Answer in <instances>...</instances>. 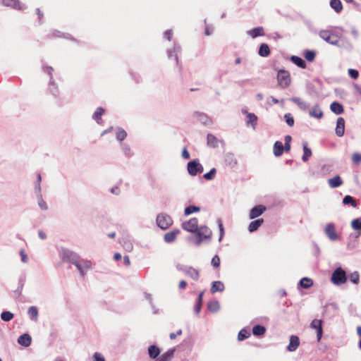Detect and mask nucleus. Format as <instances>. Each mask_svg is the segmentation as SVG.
I'll return each instance as SVG.
<instances>
[{"instance_id": "obj_1", "label": "nucleus", "mask_w": 361, "mask_h": 361, "mask_svg": "<svg viewBox=\"0 0 361 361\" xmlns=\"http://www.w3.org/2000/svg\"><path fill=\"white\" fill-rule=\"evenodd\" d=\"M348 280L346 271L341 267H337L331 276V282L336 286H341L345 283Z\"/></svg>"}, {"instance_id": "obj_2", "label": "nucleus", "mask_w": 361, "mask_h": 361, "mask_svg": "<svg viewBox=\"0 0 361 361\" xmlns=\"http://www.w3.org/2000/svg\"><path fill=\"white\" fill-rule=\"evenodd\" d=\"M59 255L63 262H69L72 264H74L80 257L78 254L68 248L60 249L59 250Z\"/></svg>"}, {"instance_id": "obj_3", "label": "nucleus", "mask_w": 361, "mask_h": 361, "mask_svg": "<svg viewBox=\"0 0 361 361\" xmlns=\"http://www.w3.org/2000/svg\"><path fill=\"white\" fill-rule=\"evenodd\" d=\"M197 238L195 241V245L200 246L203 240H210L212 235V231L206 226L198 227L196 232Z\"/></svg>"}, {"instance_id": "obj_4", "label": "nucleus", "mask_w": 361, "mask_h": 361, "mask_svg": "<svg viewBox=\"0 0 361 361\" xmlns=\"http://www.w3.org/2000/svg\"><path fill=\"white\" fill-rule=\"evenodd\" d=\"M44 73H47L49 75V92L55 97H57L59 95V90L57 84L54 82L53 79V71L54 68L51 66H44L42 67Z\"/></svg>"}, {"instance_id": "obj_5", "label": "nucleus", "mask_w": 361, "mask_h": 361, "mask_svg": "<svg viewBox=\"0 0 361 361\" xmlns=\"http://www.w3.org/2000/svg\"><path fill=\"white\" fill-rule=\"evenodd\" d=\"M81 276H84L92 267V262L90 260L84 259L80 257L73 264Z\"/></svg>"}, {"instance_id": "obj_6", "label": "nucleus", "mask_w": 361, "mask_h": 361, "mask_svg": "<svg viewBox=\"0 0 361 361\" xmlns=\"http://www.w3.org/2000/svg\"><path fill=\"white\" fill-rule=\"evenodd\" d=\"M157 224L162 230H166L173 224L172 218L166 213H160L157 216Z\"/></svg>"}, {"instance_id": "obj_7", "label": "nucleus", "mask_w": 361, "mask_h": 361, "mask_svg": "<svg viewBox=\"0 0 361 361\" xmlns=\"http://www.w3.org/2000/svg\"><path fill=\"white\" fill-rule=\"evenodd\" d=\"M277 81L282 88H286L290 83V73L283 69L279 70L277 73Z\"/></svg>"}, {"instance_id": "obj_8", "label": "nucleus", "mask_w": 361, "mask_h": 361, "mask_svg": "<svg viewBox=\"0 0 361 361\" xmlns=\"http://www.w3.org/2000/svg\"><path fill=\"white\" fill-rule=\"evenodd\" d=\"M188 172L190 176H196L203 171L202 165L199 162L198 159H193L187 164Z\"/></svg>"}, {"instance_id": "obj_9", "label": "nucleus", "mask_w": 361, "mask_h": 361, "mask_svg": "<svg viewBox=\"0 0 361 361\" xmlns=\"http://www.w3.org/2000/svg\"><path fill=\"white\" fill-rule=\"evenodd\" d=\"M319 36L320 38L330 44L336 46L338 45V39L332 38L331 37H335V35L328 30H320L319 32Z\"/></svg>"}, {"instance_id": "obj_10", "label": "nucleus", "mask_w": 361, "mask_h": 361, "mask_svg": "<svg viewBox=\"0 0 361 361\" xmlns=\"http://www.w3.org/2000/svg\"><path fill=\"white\" fill-rule=\"evenodd\" d=\"M183 229L192 233H196L198 228V220L197 218H192L190 220L185 221L182 224Z\"/></svg>"}, {"instance_id": "obj_11", "label": "nucleus", "mask_w": 361, "mask_h": 361, "mask_svg": "<svg viewBox=\"0 0 361 361\" xmlns=\"http://www.w3.org/2000/svg\"><path fill=\"white\" fill-rule=\"evenodd\" d=\"M310 327L316 330L317 341L319 342L323 335L322 320L313 319L310 323Z\"/></svg>"}, {"instance_id": "obj_12", "label": "nucleus", "mask_w": 361, "mask_h": 361, "mask_svg": "<svg viewBox=\"0 0 361 361\" xmlns=\"http://www.w3.org/2000/svg\"><path fill=\"white\" fill-rule=\"evenodd\" d=\"M324 233L326 236L332 241H335L338 239V235L336 232L335 226L332 223L326 224L324 228Z\"/></svg>"}, {"instance_id": "obj_13", "label": "nucleus", "mask_w": 361, "mask_h": 361, "mask_svg": "<svg viewBox=\"0 0 361 361\" xmlns=\"http://www.w3.org/2000/svg\"><path fill=\"white\" fill-rule=\"evenodd\" d=\"M267 208L265 206L259 204L255 206L251 209L249 214V217L250 219H254L259 216H261L265 211Z\"/></svg>"}, {"instance_id": "obj_14", "label": "nucleus", "mask_w": 361, "mask_h": 361, "mask_svg": "<svg viewBox=\"0 0 361 361\" xmlns=\"http://www.w3.org/2000/svg\"><path fill=\"white\" fill-rule=\"evenodd\" d=\"M194 116L197 118V121L201 123L204 126H209L212 124V119L204 113L195 111L194 113Z\"/></svg>"}, {"instance_id": "obj_15", "label": "nucleus", "mask_w": 361, "mask_h": 361, "mask_svg": "<svg viewBox=\"0 0 361 361\" xmlns=\"http://www.w3.org/2000/svg\"><path fill=\"white\" fill-rule=\"evenodd\" d=\"M2 2L6 6H11L20 11H23L27 8L25 4H21L18 0H3Z\"/></svg>"}, {"instance_id": "obj_16", "label": "nucleus", "mask_w": 361, "mask_h": 361, "mask_svg": "<svg viewBox=\"0 0 361 361\" xmlns=\"http://www.w3.org/2000/svg\"><path fill=\"white\" fill-rule=\"evenodd\" d=\"M300 345V339L298 336L292 335L290 337L289 344L287 346V350L289 352H294Z\"/></svg>"}, {"instance_id": "obj_17", "label": "nucleus", "mask_w": 361, "mask_h": 361, "mask_svg": "<svg viewBox=\"0 0 361 361\" xmlns=\"http://www.w3.org/2000/svg\"><path fill=\"white\" fill-rule=\"evenodd\" d=\"M345 133V120L342 117H339L337 118L336 121V134L338 137L343 136Z\"/></svg>"}, {"instance_id": "obj_18", "label": "nucleus", "mask_w": 361, "mask_h": 361, "mask_svg": "<svg viewBox=\"0 0 361 361\" xmlns=\"http://www.w3.org/2000/svg\"><path fill=\"white\" fill-rule=\"evenodd\" d=\"M179 229H174L171 231L167 232L164 234V240L167 243H171L174 242L176 236L180 233Z\"/></svg>"}, {"instance_id": "obj_19", "label": "nucleus", "mask_w": 361, "mask_h": 361, "mask_svg": "<svg viewBox=\"0 0 361 361\" xmlns=\"http://www.w3.org/2000/svg\"><path fill=\"white\" fill-rule=\"evenodd\" d=\"M32 342V338L28 334H23L18 338V343L24 347H28Z\"/></svg>"}, {"instance_id": "obj_20", "label": "nucleus", "mask_w": 361, "mask_h": 361, "mask_svg": "<svg viewBox=\"0 0 361 361\" xmlns=\"http://www.w3.org/2000/svg\"><path fill=\"white\" fill-rule=\"evenodd\" d=\"M247 34L252 38H255L259 36H264L265 35L264 28L262 27H254L247 31Z\"/></svg>"}, {"instance_id": "obj_21", "label": "nucleus", "mask_w": 361, "mask_h": 361, "mask_svg": "<svg viewBox=\"0 0 361 361\" xmlns=\"http://www.w3.org/2000/svg\"><path fill=\"white\" fill-rule=\"evenodd\" d=\"M181 51V47L178 44H175L172 50L168 51V57L169 59H172L174 56V60L176 63H178V54Z\"/></svg>"}, {"instance_id": "obj_22", "label": "nucleus", "mask_w": 361, "mask_h": 361, "mask_svg": "<svg viewBox=\"0 0 361 361\" xmlns=\"http://www.w3.org/2000/svg\"><path fill=\"white\" fill-rule=\"evenodd\" d=\"M309 115L311 117L320 119L323 117V111L320 109L319 104H315L312 109L309 111Z\"/></svg>"}, {"instance_id": "obj_23", "label": "nucleus", "mask_w": 361, "mask_h": 361, "mask_svg": "<svg viewBox=\"0 0 361 361\" xmlns=\"http://www.w3.org/2000/svg\"><path fill=\"white\" fill-rule=\"evenodd\" d=\"M328 183L330 188H336L343 184V180L340 176L337 175L328 180Z\"/></svg>"}, {"instance_id": "obj_24", "label": "nucleus", "mask_w": 361, "mask_h": 361, "mask_svg": "<svg viewBox=\"0 0 361 361\" xmlns=\"http://www.w3.org/2000/svg\"><path fill=\"white\" fill-rule=\"evenodd\" d=\"M289 100L296 104L298 106V107L302 111L307 110L310 106V104L308 103L304 102L300 97H291L289 99Z\"/></svg>"}, {"instance_id": "obj_25", "label": "nucleus", "mask_w": 361, "mask_h": 361, "mask_svg": "<svg viewBox=\"0 0 361 361\" xmlns=\"http://www.w3.org/2000/svg\"><path fill=\"white\" fill-rule=\"evenodd\" d=\"M226 164L231 168L236 166L238 161L233 153H227L225 155Z\"/></svg>"}, {"instance_id": "obj_26", "label": "nucleus", "mask_w": 361, "mask_h": 361, "mask_svg": "<svg viewBox=\"0 0 361 361\" xmlns=\"http://www.w3.org/2000/svg\"><path fill=\"white\" fill-rule=\"evenodd\" d=\"M263 223H264L263 219H258L251 221L248 226V231L250 233H253V232L256 231L261 226V225Z\"/></svg>"}, {"instance_id": "obj_27", "label": "nucleus", "mask_w": 361, "mask_h": 361, "mask_svg": "<svg viewBox=\"0 0 361 361\" xmlns=\"http://www.w3.org/2000/svg\"><path fill=\"white\" fill-rule=\"evenodd\" d=\"M330 109L336 115H340L344 111L343 105L338 102H332L330 105Z\"/></svg>"}, {"instance_id": "obj_28", "label": "nucleus", "mask_w": 361, "mask_h": 361, "mask_svg": "<svg viewBox=\"0 0 361 361\" xmlns=\"http://www.w3.org/2000/svg\"><path fill=\"white\" fill-rule=\"evenodd\" d=\"M147 350L148 355L152 359L157 358L160 354V349L156 345H149Z\"/></svg>"}, {"instance_id": "obj_29", "label": "nucleus", "mask_w": 361, "mask_h": 361, "mask_svg": "<svg viewBox=\"0 0 361 361\" xmlns=\"http://www.w3.org/2000/svg\"><path fill=\"white\" fill-rule=\"evenodd\" d=\"M105 110L102 107L97 108L96 111L92 115V119H94L97 123L101 124L102 122V116L104 114Z\"/></svg>"}, {"instance_id": "obj_30", "label": "nucleus", "mask_w": 361, "mask_h": 361, "mask_svg": "<svg viewBox=\"0 0 361 361\" xmlns=\"http://www.w3.org/2000/svg\"><path fill=\"white\" fill-rule=\"evenodd\" d=\"M175 349H169L159 357L156 361H170L173 357Z\"/></svg>"}, {"instance_id": "obj_31", "label": "nucleus", "mask_w": 361, "mask_h": 361, "mask_svg": "<svg viewBox=\"0 0 361 361\" xmlns=\"http://www.w3.org/2000/svg\"><path fill=\"white\" fill-rule=\"evenodd\" d=\"M224 290V284L220 281H213L210 291L212 293L222 292Z\"/></svg>"}, {"instance_id": "obj_32", "label": "nucleus", "mask_w": 361, "mask_h": 361, "mask_svg": "<svg viewBox=\"0 0 361 361\" xmlns=\"http://www.w3.org/2000/svg\"><path fill=\"white\" fill-rule=\"evenodd\" d=\"M258 54L260 56L267 57L270 54V49L267 44L262 43L260 44Z\"/></svg>"}, {"instance_id": "obj_33", "label": "nucleus", "mask_w": 361, "mask_h": 361, "mask_svg": "<svg viewBox=\"0 0 361 361\" xmlns=\"http://www.w3.org/2000/svg\"><path fill=\"white\" fill-rule=\"evenodd\" d=\"M302 147H303V155L302 157V159L304 162H306L308 161L309 158L312 156V151L311 149L307 147V142H303L302 143Z\"/></svg>"}, {"instance_id": "obj_34", "label": "nucleus", "mask_w": 361, "mask_h": 361, "mask_svg": "<svg viewBox=\"0 0 361 361\" xmlns=\"http://www.w3.org/2000/svg\"><path fill=\"white\" fill-rule=\"evenodd\" d=\"M207 145L213 148L219 147V140L212 134L209 133L207 137Z\"/></svg>"}, {"instance_id": "obj_35", "label": "nucleus", "mask_w": 361, "mask_h": 361, "mask_svg": "<svg viewBox=\"0 0 361 361\" xmlns=\"http://www.w3.org/2000/svg\"><path fill=\"white\" fill-rule=\"evenodd\" d=\"M290 61L295 64L297 66L301 68H306V62L305 60H303L302 58L298 56H292L290 57Z\"/></svg>"}, {"instance_id": "obj_36", "label": "nucleus", "mask_w": 361, "mask_h": 361, "mask_svg": "<svg viewBox=\"0 0 361 361\" xmlns=\"http://www.w3.org/2000/svg\"><path fill=\"white\" fill-rule=\"evenodd\" d=\"M37 199V204L42 211H47L48 209V205L47 202L43 200L42 192L35 193Z\"/></svg>"}, {"instance_id": "obj_37", "label": "nucleus", "mask_w": 361, "mask_h": 361, "mask_svg": "<svg viewBox=\"0 0 361 361\" xmlns=\"http://www.w3.org/2000/svg\"><path fill=\"white\" fill-rule=\"evenodd\" d=\"M266 332V328L260 324H257L252 328V334L256 336H263Z\"/></svg>"}, {"instance_id": "obj_38", "label": "nucleus", "mask_w": 361, "mask_h": 361, "mask_svg": "<svg viewBox=\"0 0 361 361\" xmlns=\"http://www.w3.org/2000/svg\"><path fill=\"white\" fill-rule=\"evenodd\" d=\"M283 152V145L282 142L276 141L274 145V154L276 157H280Z\"/></svg>"}, {"instance_id": "obj_39", "label": "nucleus", "mask_w": 361, "mask_h": 361, "mask_svg": "<svg viewBox=\"0 0 361 361\" xmlns=\"http://www.w3.org/2000/svg\"><path fill=\"white\" fill-rule=\"evenodd\" d=\"M185 275L188 276L195 281H198L200 277L199 271L192 267H190L189 269H188V271Z\"/></svg>"}, {"instance_id": "obj_40", "label": "nucleus", "mask_w": 361, "mask_h": 361, "mask_svg": "<svg viewBox=\"0 0 361 361\" xmlns=\"http://www.w3.org/2000/svg\"><path fill=\"white\" fill-rule=\"evenodd\" d=\"M313 285V281L311 279L304 277L299 281V286L305 289L310 288Z\"/></svg>"}, {"instance_id": "obj_41", "label": "nucleus", "mask_w": 361, "mask_h": 361, "mask_svg": "<svg viewBox=\"0 0 361 361\" xmlns=\"http://www.w3.org/2000/svg\"><path fill=\"white\" fill-rule=\"evenodd\" d=\"M27 314L29 315L30 318L37 322L38 319V310L35 306H31L29 307L27 310Z\"/></svg>"}, {"instance_id": "obj_42", "label": "nucleus", "mask_w": 361, "mask_h": 361, "mask_svg": "<svg viewBox=\"0 0 361 361\" xmlns=\"http://www.w3.org/2000/svg\"><path fill=\"white\" fill-rule=\"evenodd\" d=\"M330 6L338 13L343 9V5L340 0H331Z\"/></svg>"}, {"instance_id": "obj_43", "label": "nucleus", "mask_w": 361, "mask_h": 361, "mask_svg": "<svg viewBox=\"0 0 361 361\" xmlns=\"http://www.w3.org/2000/svg\"><path fill=\"white\" fill-rule=\"evenodd\" d=\"M343 203L345 205L350 204L353 207H356L357 204L356 200L352 196L347 195L343 199Z\"/></svg>"}, {"instance_id": "obj_44", "label": "nucleus", "mask_w": 361, "mask_h": 361, "mask_svg": "<svg viewBox=\"0 0 361 361\" xmlns=\"http://www.w3.org/2000/svg\"><path fill=\"white\" fill-rule=\"evenodd\" d=\"M247 125L251 124L253 128L257 125V116L253 113H247Z\"/></svg>"}, {"instance_id": "obj_45", "label": "nucleus", "mask_w": 361, "mask_h": 361, "mask_svg": "<svg viewBox=\"0 0 361 361\" xmlns=\"http://www.w3.org/2000/svg\"><path fill=\"white\" fill-rule=\"evenodd\" d=\"M203 294H204V292H202L199 294L198 297H197V302H196V305H195V313L196 314H198L201 310V308H202V297H203Z\"/></svg>"}, {"instance_id": "obj_46", "label": "nucleus", "mask_w": 361, "mask_h": 361, "mask_svg": "<svg viewBox=\"0 0 361 361\" xmlns=\"http://www.w3.org/2000/svg\"><path fill=\"white\" fill-rule=\"evenodd\" d=\"M200 211V207L195 205H190L186 207L184 210V214L189 216L194 212H198Z\"/></svg>"}, {"instance_id": "obj_47", "label": "nucleus", "mask_w": 361, "mask_h": 361, "mask_svg": "<svg viewBox=\"0 0 361 361\" xmlns=\"http://www.w3.org/2000/svg\"><path fill=\"white\" fill-rule=\"evenodd\" d=\"M120 243L122 245L123 248L128 252H130L133 248V243L127 238H123L122 240H121Z\"/></svg>"}, {"instance_id": "obj_48", "label": "nucleus", "mask_w": 361, "mask_h": 361, "mask_svg": "<svg viewBox=\"0 0 361 361\" xmlns=\"http://www.w3.org/2000/svg\"><path fill=\"white\" fill-rule=\"evenodd\" d=\"M207 307L208 310L212 312H216L219 310V304L216 300L210 301Z\"/></svg>"}, {"instance_id": "obj_49", "label": "nucleus", "mask_w": 361, "mask_h": 361, "mask_svg": "<svg viewBox=\"0 0 361 361\" xmlns=\"http://www.w3.org/2000/svg\"><path fill=\"white\" fill-rule=\"evenodd\" d=\"M41 181H42L41 174L37 173V179L35 180V187H34L35 193H39L42 192V188H41V185H40Z\"/></svg>"}, {"instance_id": "obj_50", "label": "nucleus", "mask_w": 361, "mask_h": 361, "mask_svg": "<svg viewBox=\"0 0 361 361\" xmlns=\"http://www.w3.org/2000/svg\"><path fill=\"white\" fill-rule=\"evenodd\" d=\"M305 59L310 62H312L316 56V52L313 50H306L304 53Z\"/></svg>"}, {"instance_id": "obj_51", "label": "nucleus", "mask_w": 361, "mask_h": 361, "mask_svg": "<svg viewBox=\"0 0 361 361\" xmlns=\"http://www.w3.org/2000/svg\"><path fill=\"white\" fill-rule=\"evenodd\" d=\"M13 317L14 314L10 311H4L1 314V319L4 322H9L13 318Z\"/></svg>"}, {"instance_id": "obj_52", "label": "nucleus", "mask_w": 361, "mask_h": 361, "mask_svg": "<svg viewBox=\"0 0 361 361\" xmlns=\"http://www.w3.org/2000/svg\"><path fill=\"white\" fill-rule=\"evenodd\" d=\"M116 139L118 141L121 142L123 140H125L126 137H127V133L126 132L125 130L118 128V130H117V132H116Z\"/></svg>"}, {"instance_id": "obj_53", "label": "nucleus", "mask_w": 361, "mask_h": 361, "mask_svg": "<svg viewBox=\"0 0 361 361\" xmlns=\"http://www.w3.org/2000/svg\"><path fill=\"white\" fill-rule=\"evenodd\" d=\"M250 334L248 331L245 329H241L238 335V339L239 341H244L250 336Z\"/></svg>"}, {"instance_id": "obj_54", "label": "nucleus", "mask_w": 361, "mask_h": 361, "mask_svg": "<svg viewBox=\"0 0 361 361\" xmlns=\"http://www.w3.org/2000/svg\"><path fill=\"white\" fill-rule=\"evenodd\" d=\"M352 228L355 230H361V217L353 219L351 221Z\"/></svg>"}, {"instance_id": "obj_55", "label": "nucleus", "mask_w": 361, "mask_h": 361, "mask_svg": "<svg viewBox=\"0 0 361 361\" xmlns=\"http://www.w3.org/2000/svg\"><path fill=\"white\" fill-rule=\"evenodd\" d=\"M349 279L352 283L358 284L360 281V274L357 271H354L350 274Z\"/></svg>"}, {"instance_id": "obj_56", "label": "nucleus", "mask_w": 361, "mask_h": 361, "mask_svg": "<svg viewBox=\"0 0 361 361\" xmlns=\"http://www.w3.org/2000/svg\"><path fill=\"white\" fill-rule=\"evenodd\" d=\"M216 173L215 168H212L209 172L204 174L203 177L208 180H211L214 178Z\"/></svg>"}, {"instance_id": "obj_57", "label": "nucleus", "mask_w": 361, "mask_h": 361, "mask_svg": "<svg viewBox=\"0 0 361 361\" xmlns=\"http://www.w3.org/2000/svg\"><path fill=\"white\" fill-rule=\"evenodd\" d=\"M121 149H122L123 152L124 153V154L126 157H130L132 156L130 147H129V145H128L127 144L123 143V144H121Z\"/></svg>"}, {"instance_id": "obj_58", "label": "nucleus", "mask_w": 361, "mask_h": 361, "mask_svg": "<svg viewBox=\"0 0 361 361\" xmlns=\"http://www.w3.org/2000/svg\"><path fill=\"white\" fill-rule=\"evenodd\" d=\"M284 118H285L286 123L289 126L291 127L294 125V118L290 113L286 114L284 116Z\"/></svg>"}, {"instance_id": "obj_59", "label": "nucleus", "mask_w": 361, "mask_h": 361, "mask_svg": "<svg viewBox=\"0 0 361 361\" xmlns=\"http://www.w3.org/2000/svg\"><path fill=\"white\" fill-rule=\"evenodd\" d=\"M352 161L355 164H359L361 162V154L359 153H353L352 155Z\"/></svg>"}, {"instance_id": "obj_60", "label": "nucleus", "mask_w": 361, "mask_h": 361, "mask_svg": "<svg viewBox=\"0 0 361 361\" xmlns=\"http://www.w3.org/2000/svg\"><path fill=\"white\" fill-rule=\"evenodd\" d=\"M217 222H218L219 232H220V236L219 238V241L220 242L222 240L223 236L224 235V226H223V224H222V221L221 219H218Z\"/></svg>"}, {"instance_id": "obj_61", "label": "nucleus", "mask_w": 361, "mask_h": 361, "mask_svg": "<svg viewBox=\"0 0 361 361\" xmlns=\"http://www.w3.org/2000/svg\"><path fill=\"white\" fill-rule=\"evenodd\" d=\"M211 264L214 268H218L220 265L219 257L218 255L214 256L213 258L212 259Z\"/></svg>"}, {"instance_id": "obj_62", "label": "nucleus", "mask_w": 361, "mask_h": 361, "mask_svg": "<svg viewBox=\"0 0 361 361\" xmlns=\"http://www.w3.org/2000/svg\"><path fill=\"white\" fill-rule=\"evenodd\" d=\"M189 267H190V266H186V265L179 264V263L176 264V269L178 271H182L185 274H186V273L188 271V269H189Z\"/></svg>"}, {"instance_id": "obj_63", "label": "nucleus", "mask_w": 361, "mask_h": 361, "mask_svg": "<svg viewBox=\"0 0 361 361\" xmlns=\"http://www.w3.org/2000/svg\"><path fill=\"white\" fill-rule=\"evenodd\" d=\"M348 75L350 78L357 79L359 76V72L355 69L350 68L348 69Z\"/></svg>"}, {"instance_id": "obj_64", "label": "nucleus", "mask_w": 361, "mask_h": 361, "mask_svg": "<svg viewBox=\"0 0 361 361\" xmlns=\"http://www.w3.org/2000/svg\"><path fill=\"white\" fill-rule=\"evenodd\" d=\"M93 361H105V359L100 353L96 352L93 355Z\"/></svg>"}]
</instances>
